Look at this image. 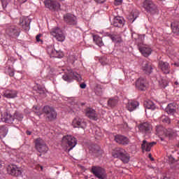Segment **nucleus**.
Instances as JSON below:
<instances>
[{"mask_svg":"<svg viewBox=\"0 0 179 179\" xmlns=\"http://www.w3.org/2000/svg\"><path fill=\"white\" fill-rule=\"evenodd\" d=\"M3 96L6 99H16L17 97V91L15 90H6L3 92Z\"/></svg>","mask_w":179,"mask_h":179,"instance_id":"obj_19","label":"nucleus"},{"mask_svg":"<svg viewBox=\"0 0 179 179\" xmlns=\"http://www.w3.org/2000/svg\"><path fill=\"white\" fill-rule=\"evenodd\" d=\"M136 87L141 92H145L148 89V81H146V78H139L136 81Z\"/></svg>","mask_w":179,"mask_h":179,"instance_id":"obj_12","label":"nucleus"},{"mask_svg":"<svg viewBox=\"0 0 179 179\" xmlns=\"http://www.w3.org/2000/svg\"><path fill=\"white\" fill-rule=\"evenodd\" d=\"M72 126L73 128H82L83 129H85V128L87 127V124L85 121V119L77 116L73 120Z\"/></svg>","mask_w":179,"mask_h":179,"instance_id":"obj_10","label":"nucleus"},{"mask_svg":"<svg viewBox=\"0 0 179 179\" xmlns=\"http://www.w3.org/2000/svg\"><path fill=\"white\" fill-rule=\"evenodd\" d=\"M143 41H145V35L138 36V38L136 40V44L138 45V48H139V45H145Z\"/></svg>","mask_w":179,"mask_h":179,"instance_id":"obj_38","label":"nucleus"},{"mask_svg":"<svg viewBox=\"0 0 179 179\" xmlns=\"http://www.w3.org/2000/svg\"><path fill=\"white\" fill-rule=\"evenodd\" d=\"M14 124H19L23 120V114L15 112L13 115Z\"/></svg>","mask_w":179,"mask_h":179,"instance_id":"obj_31","label":"nucleus"},{"mask_svg":"<svg viewBox=\"0 0 179 179\" xmlns=\"http://www.w3.org/2000/svg\"><path fill=\"white\" fill-rule=\"evenodd\" d=\"M41 170L43 171V166H41Z\"/></svg>","mask_w":179,"mask_h":179,"instance_id":"obj_60","label":"nucleus"},{"mask_svg":"<svg viewBox=\"0 0 179 179\" xmlns=\"http://www.w3.org/2000/svg\"><path fill=\"white\" fill-rule=\"evenodd\" d=\"M93 41L96 44V45H99V47H103V45H104V43H103V39H101V37L97 35L93 36Z\"/></svg>","mask_w":179,"mask_h":179,"instance_id":"obj_34","label":"nucleus"},{"mask_svg":"<svg viewBox=\"0 0 179 179\" xmlns=\"http://www.w3.org/2000/svg\"><path fill=\"white\" fill-rule=\"evenodd\" d=\"M2 167V161L0 160V169Z\"/></svg>","mask_w":179,"mask_h":179,"instance_id":"obj_56","label":"nucleus"},{"mask_svg":"<svg viewBox=\"0 0 179 179\" xmlns=\"http://www.w3.org/2000/svg\"><path fill=\"white\" fill-rule=\"evenodd\" d=\"M48 54L52 58H64V52L61 50H55L52 48H48Z\"/></svg>","mask_w":179,"mask_h":179,"instance_id":"obj_16","label":"nucleus"},{"mask_svg":"<svg viewBox=\"0 0 179 179\" xmlns=\"http://www.w3.org/2000/svg\"><path fill=\"white\" fill-rule=\"evenodd\" d=\"M143 7L150 15H156L157 13V6L152 0H145L143 3Z\"/></svg>","mask_w":179,"mask_h":179,"instance_id":"obj_3","label":"nucleus"},{"mask_svg":"<svg viewBox=\"0 0 179 179\" xmlns=\"http://www.w3.org/2000/svg\"><path fill=\"white\" fill-rule=\"evenodd\" d=\"M72 57V58H74V59L73 60V62H75V61H76L78 59H76V57H75V56H71Z\"/></svg>","mask_w":179,"mask_h":179,"instance_id":"obj_54","label":"nucleus"},{"mask_svg":"<svg viewBox=\"0 0 179 179\" xmlns=\"http://www.w3.org/2000/svg\"><path fill=\"white\" fill-rule=\"evenodd\" d=\"M159 121L161 122H163V124H170V122H171V120H170V117H169V116H166L165 115H162L160 118H159Z\"/></svg>","mask_w":179,"mask_h":179,"instance_id":"obj_41","label":"nucleus"},{"mask_svg":"<svg viewBox=\"0 0 179 179\" xmlns=\"http://www.w3.org/2000/svg\"><path fill=\"white\" fill-rule=\"evenodd\" d=\"M115 142L119 145L127 146V145H129V138L125 136L118 134L115 136Z\"/></svg>","mask_w":179,"mask_h":179,"instance_id":"obj_15","label":"nucleus"},{"mask_svg":"<svg viewBox=\"0 0 179 179\" xmlns=\"http://www.w3.org/2000/svg\"><path fill=\"white\" fill-rule=\"evenodd\" d=\"M40 37H41V34H39L36 36V40L38 43H40V41L43 42V41L40 39Z\"/></svg>","mask_w":179,"mask_h":179,"instance_id":"obj_45","label":"nucleus"},{"mask_svg":"<svg viewBox=\"0 0 179 179\" xmlns=\"http://www.w3.org/2000/svg\"><path fill=\"white\" fill-rule=\"evenodd\" d=\"M30 19L27 17H20V22H19V26L22 27L25 31H29L30 30Z\"/></svg>","mask_w":179,"mask_h":179,"instance_id":"obj_13","label":"nucleus"},{"mask_svg":"<svg viewBox=\"0 0 179 179\" xmlns=\"http://www.w3.org/2000/svg\"><path fill=\"white\" fill-rule=\"evenodd\" d=\"M112 156H113L115 159H119L121 160L124 164H128V163H129V160H131V155L122 148H115L112 152Z\"/></svg>","mask_w":179,"mask_h":179,"instance_id":"obj_1","label":"nucleus"},{"mask_svg":"<svg viewBox=\"0 0 179 179\" xmlns=\"http://www.w3.org/2000/svg\"><path fill=\"white\" fill-rule=\"evenodd\" d=\"M159 69L164 73L165 75H169L170 73V64L167 62H164L163 60H160L158 62Z\"/></svg>","mask_w":179,"mask_h":179,"instance_id":"obj_14","label":"nucleus"},{"mask_svg":"<svg viewBox=\"0 0 179 179\" xmlns=\"http://www.w3.org/2000/svg\"><path fill=\"white\" fill-rule=\"evenodd\" d=\"M62 79H64L66 82L71 83L72 82V74H71V70H69V73H65L62 76Z\"/></svg>","mask_w":179,"mask_h":179,"instance_id":"obj_40","label":"nucleus"},{"mask_svg":"<svg viewBox=\"0 0 179 179\" xmlns=\"http://www.w3.org/2000/svg\"><path fill=\"white\" fill-rule=\"evenodd\" d=\"M118 104V98H110L108 100V106L110 108H114Z\"/></svg>","mask_w":179,"mask_h":179,"instance_id":"obj_32","label":"nucleus"},{"mask_svg":"<svg viewBox=\"0 0 179 179\" xmlns=\"http://www.w3.org/2000/svg\"><path fill=\"white\" fill-rule=\"evenodd\" d=\"M108 37H110V40L113 41V43H121L122 41V38H121V35L118 34L117 32H113L112 34H108Z\"/></svg>","mask_w":179,"mask_h":179,"instance_id":"obj_25","label":"nucleus"},{"mask_svg":"<svg viewBox=\"0 0 179 179\" xmlns=\"http://www.w3.org/2000/svg\"><path fill=\"white\" fill-rule=\"evenodd\" d=\"M35 113H36V114H37V115H41V113H38L37 111H36Z\"/></svg>","mask_w":179,"mask_h":179,"instance_id":"obj_55","label":"nucleus"},{"mask_svg":"<svg viewBox=\"0 0 179 179\" xmlns=\"http://www.w3.org/2000/svg\"><path fill=\"white\" fill-rule=\"evenodd\" d=\"M95 135H96V136H101L103 134H101V132H100V129H98L96 131H95Z\"/></svg>","mask_w":179,"mask_h":179,"instance_id":"obj_47","label":"nucleus"},{"mask_svg":"<svg viewBox=\"0 0 179 179\" xmlns=\"http://www.w3.org/2000/svg\"><path fill=\"white\" fill-rule=\"evenodd\" d=\"M91 172L96 178L99 179H106L107 177L106 175V171H104V169L100 166H92Z\"/></svg>","mask_w":179,"mask_h":179,"instance_id":"obj_6","label":"nucleus"},{"mask_svg":"<svg viewBox=\"0 0 179 179\" xmlns=\"http://www.w3.org/2000/svg\"><path fill=\"white\" fill-rule=\"evenodd\" d=\"M34 110H37V107H34Z\"/></svg>","mask_w":179,"mask_h":179,"instance_id":"obj_58","label":"nucleus"},{"mask_svg":"<svg viewBox=\"0 0 179 179\" xmlns=\"http://www.w3.org/2000/svg\"><path fill=\"white\" fill-rule=\"evenodd\" d=\"M59 1H64V0H59Z\"/></svg>","mask_w":179,"mask_h":179,"instance_id":"obj_62","label":"nucleus"},{"mask_svg":"<svg viewBox=\"0 0 179 179\" xmlns=\"http://www.w3.org/2000/svg\"><path fill=\"white\" fill-rule=\"evenodd\" d=\"M96 3H104L106 0H94Z\"/></svg>","mask_w":179,"mask_h":179,"instance_id":"obj_49","label":"nucleus"},{"mask_svg":"<svg viewBox=\"0 0 179 179\" xmlns=\"http://www.w3.org/2000/svg\"><path fill=\"white\" fill-rule=\"evenodd\" d=\"M159 1H164V0H159Z\"/></svg>","mask_w":179,"mask_h":179,"instance_id":"obj_63","label":"nucleus"},{"mask_svg":"<svg viewBox=\"0 0 179 179\" xmlns=\"http://www.w3.org/2000/svg\"><path fill=\"white\" fill-rule=\"evenodd\" d=\"M18 2H20V3H24V2H27V0H18Z\"/></svg>","mask_w":179,"mask_h":179,"instance_id":"obj_52","label":"nucleus"},{"mask_svg":"<svg viewBox=\"0 0 179 179\" xmlns=\"http://www.w3.org/2000/svg\"><path fill=\"white\" fill-rule=\"evenodd\" d=\"M175 85H178V83L176 82V83H175Z\"/></svg>","mask_w":179,"mask_h":179,"instance_id":"obj_61","label":"nucleus"},{"mask_svg":"<svg viewBox=\"0 0 179 179\" xmlns=\"http://www.w3.org/2000/svg\"><path fill=\"white\" fill-rule=\"evenodd\" d=\"M164 179H169V178L165 176Z\"/></svg>","mask_w":179,"mask_h":179,"instance_id":"obj_59","label":"nucleus"},{"mask_svg":"<svg viewBox=\"0 0 179 179\" xmlns=\"http://www.w3.org/2000/svg\"><path fill=\"white\" fill-rule=\"evenodd\" d=\"M175 65H176V66H179V64L176 63Z\"/></svg>","mask_w":179,"mask_h":179,"instance_id":"obj_57","label":"nucleus"},{"mask_svg":"<svg viewBox=\"0 0 179 179\" xmlns=\"http://www.w3.org/2000/svg\"><path fill=\"white\" fill-rule=\"evenodd\" d=\"M142 71L146 75H150L152 72H153V67H152V64L150 62L148 61H145L143 62Z\"/></svg>","mask_w":179,"mask_h":179,"instance_id":"obj_21","label":"nucleus"},{"mask_svg":"<svg viewBox=\"0 0 179 179\" xmlns=\"http://www.w3.org/2000/svg\"><path fill=\"white\" fill-rule=\"evenodd\" d=\"M138 50L143 57H149L152 54V48L148 45H139Z\"/></svg>","mask_w":179,"mask_h":179,"instance_id":"obj_17","label":"nucleus"},{"mask_svg":"<svg viewBox=\"0 0 179 179\" xmlns=\"http://www.w3.org/2000/svg\"><path fill=\"white\" fill-rule=\"evenodd\" d=\"M43 111L46 117L47 121H54L57 118V112L53 108L48 106L43 107Z\"/></svg>","mask_w":179,"mask_h":179,"instance_id":"obj_5","label":"nucleus"},{"mask_svg":"<svg viewBox=\"0 0 179 179\" xmlns=\"http://www.w3.org/2000/svg\"><path fill=\"white\" fill-rule=\"evenodd\" d=\"M36 92L37 93H39V94H44V93H45L44 91V87H41V85L37 86Z\"/></svg>","mask_w":179,"mask_h":179,"instance_id":"obj_43","label":"nucleus"},{"mask_svg":"<svg viewBox=\"0 0 179 179\" xmlns=\"http://www.w3.org/2000/svg\"><path fill=\"white\" fill-rule=\"evenodd\" d=\"M86 115L90 118V120H93L94 121H97V113H96V110L88 108L86 109Z\"/></svg>","mask_w":179,"mask_h":179,"instance_id":"obj_26","label":"nucleus"},{"mask_svg":"<svg viewBox=\"0 0 179 179\" xmlns=\"http://www.w3.org/2000/svg\"><path fill=\"white\" fill-rule=\"evenodd\" d=\"M64 20L69 26H76L78 24V18L73 14L66 13L64 15Z\"/></svg>","mask_w":179,"mask_h":179,"instance_id":"obj_8","label":"nucleus"},{"mask_svg":"<svg viewBox=\"0 0 179 179\" xmlns=\"http://www.w3.org/2000/svg\"><path fill=\"white\" fill-rule=\"evenodd\" d=\"M139 106V102L136 101H130L127 103L126 106V108L131 112L134 111V110H136L137 107Z\"/></svg>","mask_w":179,"mask_h":179,"instance_id":"obj_27","label":"nucleus"},{"mask_svg":"<svg viewBox=\"0 0 179 179\" xmlns=\"http://www.w3.org/2000/svg\"><path fill=\"white\" fill-rule=\"evenodd\" d=\"M138 17V15H135V13L131 12V14L128 16L127 19L129 23H134L136 18Z\"/></svg>","mask_w":179,"mask_h":179,"instance_id":"obj_42","label":"nucleus"},{"mask_svg":"<svg viewBox=\"0 0 179 179\" xmlns=\"http://www.w3.org/2000/svg\"><path fill=\"white\" fill-rule=\"evenodd\" d=\"M8 127L6 125L0 126V138H5L8 135Z\"/></svg>","mask_w":179,"mask_h":179,"instance_id":"obj_33","label":"nucleus"},{"mask_svg":"<svg viewBox=\"0 0 179 179\" xmlns=\"http://www.w3.org/2000/svg\"><path fill=\"white\" fill-rule=\"evenodd\" d=\"M166 111L167 114H170L171 115H174L176 111V106H174V103H169L166 108Z\"/></svg>","mask_w":179,"mask_h":179,"instance_id":"obj_30","label":"nucleus"},{"mask_svg":"<svg viewBox=\"0 0 179 179\" xmlns=\"http://www.w3.org/2000/svg\"><path fill=\"white\" fill-rule=\"evenodd\" d=\"M122 3V0H115L114 4L116 6L121 5Z\"/></svg>","mask_w":179,"mask_h":179,"instance_id":"obj_46","label":"nucleus"},{"mask_svg":"<svg viewBox=\"0 0 179 179\" xmlns=\"http://www.w3.org/2000/svg\"><path fill=\"white\" fill-rule=\"evenodd\" d=\"M156 131L158 134H161L162 131H163L165 136H173V134H174V131H173V129H164L162 126H157L156 127Z\"/></svg>","mask_w":179,"mask_h":179,"instance_id":"obj_23","label":"nucleus"},{"mask_svg":"<svg viewBox=\"0 0 179 179\" xmlns=\"http://www.w3.org/2000/svg\"><path fill=\"white\" fill-rule=\"evenodd\" d=\"M80 89H86V83H83L80 85Z\"/></svg>","mask_w":179,"mask_h":179,"instance_id":"obj_48","label":"nucleus"},{"mask_svg":"<svg viewBox=\"0 0 179 179\" xmlns=\"http://www.w3.org/2000/svg\"><path fill=\"white\" fill-rule=\"evenodd\" d=\"M91 152H92L96 157H100V156H102L103 153V150H101V148L99 145H94L91 148Z\"/></svg>","mask_w":179,"mask_h":179,"instance_id":"obj_28","label":"nucleus"},{"mask_svg":"<svg viewBox=\"0 0 179 179\" xmlns=\"http://www.w3.org/2000/svg\"><path fill=\"white\" fill-rule=\"evenodd\" d=\"M1 120L3 122H6V124H15V119L13 118V116H12V115L8 112L3 113V115H2L1 117Z\"/></svg>","mask_w":179,"mask_h":179,"instance_id":"obj_22","label":"nucleus"},{"mask_svg":"<svg viewBox=\"0 0 179 179\" xmlns=\"http://www.w3.org/2000/svg\"><path fill=\"white\" fill-rule=\"evenodd\" d=\"M35 148L39 153H43V155H45V153L48 152V147L47 146V144H45V142H44V140L41 138L36 139Z\"/></svg>","mask_w":179,"mask_h":179,"instance_id":"obj_4","label":"nucleus"},{"mask_svg":"<svg viewBox=\"0 0 179 179\" xmlns=\"http://www.w3.org/2000/svg\"><path fill=\"white\" fill-rule=\"evenodd\" d=\"M145 106L146 108L148 110H155L156 108V106L155 105V103L152 101H147L145 102Z\"/></svg>","mask_w":179,"mask_h":179,"instance_id":"obj_39","label":"nucleus"},{"mask_svg":"<svg viewBox=\"0 0 179 179\" xmlns=\"http://www.w3.org/2000/svg\"><path fill=\"white\" fill-rule=\"evenodd\" d=\"M44 3L45 8L50 10H58L61 8V4L55 0H45Z\"/></svg>","mask_w":179,"mask_h":179,"instance_id":"obj_9","label":"nucleus"},{"mask_svg":"<svg viewBox=\"0 0 179 179\" xmlns=\"http://www.w3.org/2000/svg\"><path fill=\"white\" fill-rule=\"evenodd\" d=\"M113 26L115 27H124V25L125 24V20H124V17L117 16L113 18V21L112 22Z\"/></svg>","mask_w":179,"mask_h":179,"instance_id":"obj_20","label":"nucleus"},{"mask_svg":"<svg viewBox=\"0 0 179 179\" xmlns=\"http://www.w3.org/2000/svg\"><path fill=\"white\" fill-rule=\"evenodd\" d=\"M1 2L3 9H5V8L8 6V2L6 1V0H1Z\"/></svg>","mask_w":179,"mask_h":179,"instance_id":"obj_44","label":"nucleus"},{"mask_svg":"<svg viewBox=\"0 0 179 179\" xmlns=\"http://www.w3.org/2000/svg\"><path fill=\"white\" fill-rule=\"evenodd\" d=\"M169 86V80L166 79H161L159 80V87L160 89H166Z\"/></svg>","mask_w":179,"mask_h":179,"instance_id":"obj_37","label":"nucleus"},{"mask_svg":"<svg viewBox=\"0 0 179 179\" xmlns=\"http://www.w3.org/2000/svg\"><path fill=\"white\" fill-rule=\"evenodd\" d=\"M77 144L78 140H76V138H75L73 136L66 135L63 136L62 139V145H63V146H66V148H69L68 150L69 152L72 150Z\"/></svg>","mask_w":179,"mask_h":179,"instance_id":"obj_2","label":"nucleus"},{"mask_svg":"<svg viewBox=\"0 0 179 179\" xmlns=\"http://www.w3.org/2000/svg\"><path fill=\"white\" fill-rule=\"evenodd\" d=\"M103 89L104 88H103L101 85L100 84L96 85L94 89L95 94H96V96H103Z\"/></svg>","mask_w":179,"mask_h":179,"instance_id":"obj_36","label":"nucleus"},{"mask_svg":"<svg viewBox=\"0 0 179 179\" xmlns=\"http://www.w3.org/2000/svg\"><path fill=\"white\" fill-rule=\"evenodd\" d=\"M70 75H71L72 80L74 79V80H77V82H82V76L73 73L72 69H70Z\"/></svg>","mask_w":179,"mask_h":179,"instance_id":"obj_35","label":"nucleus"},{"mask_svg":"<svg viewBox=\"0 0 179 179\" xmlns=\"http://www.w3.org/2000/svg\"><path fill=\"white\" fill-rule=\"evenodd\" d=\"M156 142L153 141V142H150V143H148V141L146 140H144L143 141V143L141 144V149L143 150H145V152H150L152 148H153V146H155V145H156Z\"/></svg>","mask_w":179,"mask_h":179,"instance_id":"obj_24","label":"nucleus"},{"mask_svg":"<svg viewBox=\"0 0 179 179\" xmlns=\"http://www.w3.org/2000/svg\"><path fill=\"white\" fill-rule=\"evenodd\" d=\"M148 157L150 159V160L152 161V162H154L155 161V159L152 157V154H149L148 155Z\"/></svg>","mask_w":179,"mask_h":179,"instance_id":"obj_51","label":"nucleus"},{"mask_svg":"<svg viewBox=\"0 0 179 179\" xmlns=\"http://www.w3.org/2000/svg\"><path fill=\"white\" fill-rule=\"evenodd\" d=\"M138 129L140 132L148 134L150 132V129H152V125H150L148 122H142L138 125Z\"/></svg>","mask_w":179,"mask_h":179,"instance_id":"obj_18","label":"nucleus"},{"mask_svg":"<svg viewBox=\"0 0 179 179\" xmlns=\"http://www.w3.org/2000/svg\"><path fill=\"white\" fill-rule=\"evenodd\" d=\"M26 134H27V135H31V131L27 130V131H26Z\"/></svg>","mask_w":179,"mask_h":179,"instance_id":"obj_53","label":"nucleus"},{"mask_svg":"<svg viewBox=\"0 0 179 179\" xmlns=\"http://www.w3.org/2000/svg\"><path fill=\"white\" fill-rule=\"evenodd\" d=\"M51 36L55 37L57 41H65V35H64V32L60 28L56 27L52 29L50 31Z\"/></svg>","mask_w":179,"mask_h":179,"instance_id":"obj_7","label":"nucleus"},{"mask_svg":"<svg viewBox=\"0 0 179 179\" xmlns=\"http://www.w3.org/2000/svg\"><path fill=\"white\" fill-rule=\"evenodd\" d=\"M6 33L10 37H19L20 34V31H19V28L15 25L8 26L6 29Z\"/></svg>","mask_w":179,"mask_h":179,"instance_id":"obj_11","label":"nucleus"},{"mask_svg":"<svg viewBox=\"0 0 179 179\" xmlns=\"http://www.w3.org/2000/svg\"><path fill=\"white\" fill-rule=\"evenodd\" d=\"M0 99H1V95H0Z\"/></svg>","mask_w":179,"mask_h":179,"instance_id":"obj_64","label":"nucleus"},{"mask_svg":"<svg viewBox=\"0 0 179 179\" xmlns=\"http://www.w3.org/2000/svg\"><path fill=\"white\" fill-rule=\"evenodd\" d=\"M8 75H9V76H10V77L12 78V77L15 76V72H13V71H10V72L8 73Z\"/></svg>","mask_w":179,"mask_h":179,"instance_id":"obj_50","label":"nucleus"},{"mask_svg":"<svg viewBox=\"0 0 179 179\" xmlns=\"http://www.w3.org/2000/svg\"><path fill=\"white\" fill-rule=\"evenodd\" d=\"M10 174L15 177H19V176H22V170L17 168V166L12 165L10 167Z\"/></svg>","mask_w":179,"mask_h":179,"instance_id":"obj_29","label":"nucleus"}]
</instances>
